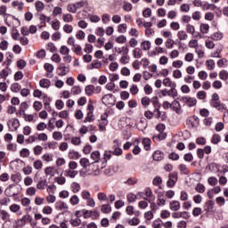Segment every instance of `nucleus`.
Instances as JSON below:
<instances>
[{"label": "nucleus", "mask_w": 228, "mask_h": 228, "mask_svg": "<svg viewBox=\"0 0 228 228\" xmlns=\"http://www.w3.org/2000/svg\"><path fill=\"white\" fill-rule=\"evenodd\" d=\"M22 190L15 184H10L4 191V194L6 197H17V195H20Z\"/></svg>", "instance_id": "f257e3e1"}, {"label": "nucleus", "mask_w": 228, "mask_h": 228, "mask_svg": "<svg viewBox=\"0 0 228 228\" xmlns=\"http://www.w3.org/2000/svg\"><path fill=\"white\" fill-rule=\"evenodd\" d=\"M94 103L92 102H89L87 106V114L86 117L84 119V124H86V122H94L95 120V116L94 115Z\"/></svg>", "instance_id": "f03ea898"}, {"label": "nucleus", "mask_w": 228, "mask_h": 228, "mask_svg": "<svg viewBox=\"0 0 228 228\" xmlns=\"http://www.w3.org/2000/svg\"><path fill=\"white\" fill-rule=\"evenodd\" d=\"M182 101L188 108H193V106H197V98L191 96H183L182 97Z\"/></svg>", "instance_id": "7ed1b4c3"}, {"label": "nucleus", "mask_w": 228, "mask_h": 228, "mask_svg": "<svg viewBox=\"0 0 228 228\" xmlns=\"http://www.w3.org/2000/svg\"><path fill=\"white\" fill-rule=\"evenodd\" d=\"M87 172H89L91 175H101V167H99V165H97V163L93 162L89 166Z\"/></svg>", "instance_id": "20e7f679"}, {"label": "nucleus", "mask_w": 228, "mask_h": 228, "mask_svg": "<svg viewBox=\"0 0 228 228\" xmlns=\"http://www.w3.org/2000/svg\"><path fill=\"white\" fill-rule=\"evenodd\" d=\"M177 173H170L167 182V188H174L175 186V183H177Z\"/></svg>", "instance_id": "39448f33"}, {"label": "nucleus", "mask_w": 228, "mask_h": 228, "mask_svg": "<svg viewBox=\"0 0 228 228\" xmlns=\"http://www.w3.org/2000/svg\"><path fill=\"white\" fill-rule=\"evenodd\" d=\"M171 216L172 218L175 219L183 218L184 220H187V218H190L187 211H174Z\"/></svg>", "instance_id": "423d86ee"}, {"label": "nucleus", "mask_w": 228, "mask_h": 228, "mask_svg": "<svg viewBox=\"0 0 228 228\" xmlns=\"http://www.w3.org/2000/svg\"><path fill=\"white\" fill-rule=\"evenodd\" d=\"M121 49L122 51H126V53L119 59V63H121L122 65H127L130 61L129 55H127V53H129V49L126 47H122Z\"/></svg>", "instance_id": "0eeeda50"}, {"label": "nucleus", "mask_w": 228, "mask_h": 228, "mask_svg": "<svg viewBox=\"0 0 228 228\" xmlns=\"http://www.w3.org/2000/svg\"><path fill=\"white\" fill-rule=\"evenodd\" d=\"M69 69L67 66H65V64H61L57 68L58 76H67V74H69Z\"/></svg>", "instance_id": "6e6552de"}, {"label": "nucleus", "mask_w": 228, "mask_h": 228, "mask_svg": "<svg viewBox=\"0 0 228 228\" xmlns=\"http://www.w3.org/2000/svg\"><path fill=\"white\" fill-rule=\"evenodd\" d=\"M169 209L171 211H179V209H181V201H179V200L170 201Z\"/></svg>", "instance_id": "1a4fd4ad"}, {"label": "nucleus", "mask_w": 228, "mask_h": 228, "mask_svg": "<svg viewBox=\"0 0 228 228\" xmlns=\"http://www.w3.org/2000/svg\"><path fill=\"white\" fill-rule=\"evenodd\" d=\"M136 127L139 131H145L147 129V119L145 118H141L137 123H136Z\"/></svg>", "instance_id": "9d476101"}, {"label": "nucleus", "mask_w": 228, "mask_h": 228, "mask_svg": "<svg viewBox=\"0 0 228 228\" xmlns=\"http://www.w3.org/2000/svg\"><path fill=\"white\" fill-rule=\"evenodd\" d=\"M111 101H113V94H105L102 98V104H105V106H110Z\"/></svg>", "instance_id": "9b49d317"}, {"label": "nucleus", "mask_w": 228, "mask_h": 228, "mask_svg": "<svg viewBox=\"0 0 228 228\" xmlns=\"http://www.w3.org/2000/svg\"><path fill=\"white\" fill-rule=\"evenodd\" d=\"M77 174H79V172L76 169H66L64 171L65 177H70V179H74Z\"/></svg>", "instance_id": "f8f14e48"}, {"label": "nucleus", "mask_w": 228, "mask_h": 228, "mask_svg": "<svg viewBox=\"0 0 228 228\" xmlns=\"http://www.w3.org/2000/svg\"><path fill=\"white\" fill-rule=\"evenodd\" d=\"M55 209H57V211H65V209H69V205L64 201H58L55 204Z\"/></svg>", "instance_id": "ddd939ff"}, {"label": "nucleus", "mask_w": 228, "mask_h": 228, "mask_svg": "<svg viewBox=\"0 0 228 228\" xmlns=\"http://www.w3.org/2000/svg\"><path fill=\"white\" fill-rule=\"evenodd\" d=\"M79 163L81 167H83V168H85V170H87V171L90 168V166L92 165V163H90V160L86 158L80 159Z\"/></svg>", "instance_id": "4468645a"}, {"label": "nucleus", "mask_w": 228, "mask_h": 228, "mask_svg": "<svg viewBox=\"0 0 228 228\" xmlns=\"http://www.w3.org/2000/svg\"><path fill=\"white\" fill-rule=\"evenodd\" d=\"M212 108H216V110H217L218 111H224V110H225V105H224L223 103L219 102H210Z\"/></svg>", "instance_id": "2eb2a0df"}, {"label": "nucleus", "mask_w": 228, "mask_h": 228, "mask_svg": "<svg viewBox=\"0 0 228 228\" xmlns=\"http://www.w3.org/2000/svg\"><path fill=\"white\" fill-rule=\"evenodd\" d=\"M9 209L12 213H15L16 215H22V210H20V207L18 204L11 205Z\"/></svg>", "instance_id": "dca6fc26"}, {"label": "nucleus", "mask_w": 228, "mask_h": 228, "mask_svg": "<svg viewBox=\"0 0 228 228\" xmlns=\"http://www.w3.org/2000/svg\"><path fill=\"white\" fill-rule=\"evenodd\" d=\"M210 38L217 42L218 40H222V38H224V33H222L221 31L214 32L210 36Z\"/></svg>", "instance_id": "f3484780"}, {"label": "nucleus", "mask_w": 228, "mask_h": 228, "mask_svg": "<svg viewBox=\"0 0 228 228\" xmlns=\"http://www.w3.org/2000/svg\"><path fill=\"white\" fill-rule=\"evenodd\" d=\"M26 220H28L27 216H23L21 218L17 219L15 224H16V228L17 227H24L26 225Z\"/></svg>", "instance_id": "a211bd4d"}, {"label": "nucleus", "mask_w": 228, "mask_h": 228, "mask_svg": "<svg viewBox=\"0 0 228 228\" xmlns=\"http://www.w3.org/2000/svg\"><path fill=\"white\" fill-rule=\"evenodd\" d=\"M68 157L69 159H79V158H81V155H79V152L71 150L69 151Z\"/></svg>", "instance_id": "6ab92c4d"}, {"label": "nucleus", "mask_w": 228, "mask_h": 228, "mask_svg": "<svg viewBox=\"0 0 228 228\" xmlns=\"http://www.w3.org/2000/svg\"><path fill=\"white\" fill-rule=\"evenodd\" d=\"M74 4H75V8H77V10H81V8H85V6H88V1L82 0L79 2L74 3Z\"/></svg>", "instance_id": "aec40b11"}, {"label": "nucleus", "mask_w": 228, "mask_h": 228, "mask_svg": "<svg viewBox=\"0 0 228 228\" xmlns=\"http://www.w3.org/2000/svg\"><path fill=\"white\" fill-rule=\"evenodd\" d=\"M70 188L73 193H79V191H81V185L76 182H73L71 183Z\"/></svg>", "instance_id": "412c9836"}, {"label": "nucleus", "mask_w": 228, "mask_h": 228, "mask_svg": "<svg viewBox=\"0 0 228 228\" xmlns=\"http://www.w3.org/2000/svg\"><path fill=\"white\" fill-rule=\"evenodd\" d=\"M12 6H13V8L18 7L19 12H22L24 8V2H20L19 0L13 1L12 3Z\"/></svg>", "instance_id": "4be33fe9"}, {"label": "nucleus", "mask_w": 228, "mask_h": 228, "mask_svg": "<svg viewBox=\"0 0 228 228\" xmlns=\"http://www.w3.org/2000/svg\"><path fill=\"white\" fill-rule=\"evenodd\" d=\"M138 199V196H136L134 193L133 192H129L127 195H126V200L127 201L129 202V204H133V202H136Z\"/></svg>", "instance_id": "5701e85b"}, {"label": "nucleus", "mask_w": 228, "mask_h": 228, "mask_svg": "<svg viewBox=\"0 0 228 228\" xmlns=\"http://www.w3.org/2000/svg\"><path fill=\"white\" fill-rule=\"evenodd\" d=\"M164 86H167L168 88H175V83L172 82L170 78L167 77L163 80Z\"/></svg>", "instance_id": "b1692460"}, {"label": "nucleus", "mask_w": 228, "mask_h": 228, "mask_svg": "<svg viewBox=\"0 0 228 228\" xmlns=\"http://www.w3.org/2000/svg\"><path fill=\"white\" fill-rule=\"evenodd\" d=\"M62 20L63 22L70 23L74 20V16L70 13H64L62 14Z\"/></svg>", "instance_id": "393cba45"}, {"label": "nucleus", "mask_w": 228, "mask_h": 228, "mask_svg": "<svg viewBox=\"0 0 228 228\" xmlns=\"http://www.w3.org/2000/svg\"><path fill=\"white\" fill-rule=\"evenodd\" d=\"M39 85L42 88H49L51 86V80L43 78L39 81Z\"/></svg>", "instance_id": "a878e982"}, {"label": "nucleus", "mask_w": 228, "mask_h": 228, "mask_svg": "<svg viewBox=\"0 0 228 228\" xmlns=\"http://www.w3.org/2000/svg\"><path fill=\"white\" fill-rule=\"evenodd\" d=\"M133 56L134 58L140 59L143 56V52H142V49L140 48H134L133 50Z\"/></svg>", "instance_id": "bb28decb"}, {"label": "nucleus", "mask_w": 228, "mask_h": 228, "mask_svg": "<svg viewBox=\"0 0 228 228\" xmlns=\"http://www.w3.org/2000/svg\"><path fill=\"white\" fill-rule=\"evenodd\" d=\"M127 224L132 227H136V225H140V219L137 217H133L127 221Z\"/></svg>", "instance_id": "cd10ccee"}, {"label": "nucleus", "mask_w": 228, "mask_h": 228, "mask_svg": "<svg viewBox=\"0 0 228 228\" xmlns=\"http://www.w3.org/2000/svg\"><path fill=\"white\" fill-rule=\"evenodd\" d=\"M102 67V64L99 61H94L91 65L88 66V69L90 70L94 69H101Z\"/></svg>", "instance_id": "c85d7f7f"}, {"label": "nucleus", "mask_w": 228, "mask_h": 228, "mask_svg": "<svg viewBox=\"0 0 228 228\" xmlns=\"http://www.w3.org/2000/svg\"><path fill=\"white\" fill-rule=\"evenodd\" d=\"M163 152L159 151H156L154 153H153V159L155 161H161V159H163Z\"/></svg>", "instance_id": "c756f323"}, {"label": "nucleus", "mask_w": 228, "mask_h": 228, "mask_svg": "<svg viewBox=\"0 0 228 228\" xmlns=\"http://www.w3.org/2000/svg\"><path fill=\"white\" fill-rule=\"evenodd\" d=\"M91 159L94 160V163H97L101 159V153L98 151H93L91 153Z\"/></svg>", "instance_id": "7c9ffc66"}, {"label": "nucleus", "mask_w": 228, "mask_h": 228, "mask_svg": "<svg viewBox=\"0 0 228 228\" xmlns=\"http://www.w3.org/2000/svg\"><path fill=\"white\" fill-rule=\"evenodd\" d=\"M200 32L203 33V35H206L209 33V25L206 23H201L200 26Z\"/></svg>", "instance_id": "2f4dec72"}, {"label": "nucleus", "mask_w": 228, "mask_h": 228, "mask_svg": "<svg viewBox=\"0 0 228 228\" xmlns=\"http://www.w3.org/2000/svg\"><path fill=\"white\" fill-rule=\"evenodd\" d=\"M33 167L36 170H42V168L44 167V163L42 162V160L37 159L34 161Z\"/></svg>", "instance_id": "473e14b6"}, {"label": "nucleus", "mask_w": 228, "mask_h": 228, "mask_svg": "<svg viewBox=\"0 0 228 228\" xmlns=\"http://www.w3.org/2000/svg\"><path fill=\"white\" fill-rule=\"evenodd\" d=\"M183 65H184V62L181 60H176L172 62V67H174V69H181Z\"/></svg>", "instance_id": "72a5a7b5"}, {"label": "nucleus", "mask_w": 228, "mask_h": 228, "mask_svg": "<svg viewBox=\"0 0 228 228\" xmlns=\"http://www.w3.org/2000/svg\"><path fill=\"white\" fill-rule=\"evenodd\" d=\"M69 224L72 227H79L81 225V219L77 217L76 219H70Z\"/></svg>", "instance_id": "f704fd0d"}, {"label": "nucleus", "mask_w": 228, "mask_h": 228, "mask_svg": "<svg viewBox=\"0 0 228 228\" xmlns=\"http://www.w3.org/2000/svg\"><path fill=\"white\" fill-rule=\"evenodd\" d=\"M174 44H175V41H174L172 38H168L165 42V46L167 49H174Z\"/></svg>", "instance_id": "c9c22d12"}, {"label": "nucleus", "mask_w": 228, "mask_h": 228, "mask_svg": "<svg viewBox=\"0 0 228 228\" xmlns=\"http://www.w3.org/2000/svg\"><path fill=\"white\" fill-rule=\"evenodd\" d=\"M45 186H47V180H41L37 184V190H45Z\"/></svg>", "instance_id": "e433bc0d"}, {"label": "nucleus", "mask_w": 228, "mask_h": 228, "mask_svg": "<svg viewBox=\"0 0 228 228\" xmlns=\"http://www.w3.org/2000/svg\"><path fill=\"white\" fill-rule=\"evenodd\" d=\"M69 203L71 206H77V204H79V197H77V195L71 196L69 199Z\"/></svg>", "instance_id": "4c0bfd02"}, {"label": "nucleus", "mask_w": 228, "mask_h": 228, "mask_svg": "<svg viewBox=\"0 0 228 228\" xmlns=\"http://www.w3.org/2000/svg\"><path fill=\"white\" fill-rule=\"evenodd\" d=\"M95 87H94V86L90 85V86H86L85 88V92L86 94V95H94V90Z\"/></svg>", "instance_id": "58836bf2"}, {"label": "nucleus", "mask_w": 228, "mask_h": 228, "mask_svg": "<svg viewBox=\"0 0 228 228\" xmlns=\"http://www.w3.org/2000/svg\"><path fill=\"white\" fill-rule=\"evenodd\" d=\"M142 143H143L145 151H151V139L144 138L142 140Z\"/></svg>", "instance_id": "ea45409f"}, {"label": "nucleus", "mask_w": 228, "mask_h": 228, "mask_svg": "<svg viewBox=\"0 0 228 228\" xmlns=\"http://www.w3.org/2000/svg\"><path fill=\"white\" fill-rule=\"evenodd\" d=\"M177 37L179 40H186L188 38V34H186L184 30H179L177 33Z\"/></svg>", "instance_id": "a19ab883"}, {"label": "nucleus", "mask_w": 228, "mask_h": 228, "mask_svg": "<svg viewBox=\"0 0 228 228\" xmlns=\"http://www.w3.org/2000/svg\"><path fill=\"white\" fill-rule=\"evenodd\" d=\"M20 158H29V150L23 148L20 151Z\"/></svg>", "instance_id": "79ce46f5"}, {"label": "nucleus", "mask_w": 228, "mask_h": 228, "mask_svg": "<svg viewBox=\"0 0 228 228\" xmlns=\"http://www.w3.org/2000/svg\"><path fill=\"white\" fill-rule=\"evenodd\" d=\"M35 6H36L37 12H42L44 8H45V5L41 1L36 2Z\"/></svg>", "instance_id": "37998d69"}, {"label": "nucleus", "mask_w": 228, "mask_h": 228, "mask_svg": "<svg viewBox=\"0 0 228 228\" xmlns=\"http://www.w3.org/2000/svg\"><path fill=\"white\" fill-rule=\"evenodd\" d=\"M12 92H14L15 94L20 92V85L19 83H13L11 86Z\"/></svg>", "instance_id": "c03bdc74"}, {"label": "nucleus", "mask_w": 228, "mask_h": 228, "mask_svg": "<svg viewBox=\"0 0 228 228\" xmlns=\"http://www.w3.org/2000/svg\"><path fill=\"white\" fill-rule=\"evenodd\" d=\"M67 10H68V12H69V13H77V10L76 8V4H68Z\"/></svg>", "instance_id": "a18cd8bd"}, {"label": "nucleus", "mask_w": 228, "mask_h": 228, "mask_svg": "<svg viewBox=\"0 0 228 228\" xmlns=\"http://www.w3.org/2000/svg\"><path fill=\"white\" fill-rule=\"evenodd\" d=\"M118 33H126L127 31V24L123 23L118 26Z\"/></svg>", "instance_id": "49530a36"}, {"label": "nucleus", "mask_w": 228, "mask_h": 228, "mask_svg": "<svg viewBox=\"0 0 228 228\" xmlns=\"http://www.w3.org/2000/svg\"><path fill=\"white\" fill-rule=\"evenodd\" d=\"M160 218H162V220H165L167 218H170V211L164 209L160 212Z\"/></svg>", "instance_id": "de8ad7c7"}, {"label": "nucleus", "mask_w": 228, "mask_h": 228, "mask_svg": "<svg viewBox=\"0 0 228 228\" xmlns=\"http://www.w3.org/2000/svg\"><path fill=\"white\" fill-rule=\"evenodd\" d=\"M71 94L73 95H79L81 94V86H75L71 88Z\"/></svg>", "instance_id": "09e8293b"}, {"label": "nucleus", "mask_w": 228, "mask_h": 228, "mask_svg": "<svg viewBox=\"0 0 228 228\" xmlns=\"http://www.w3.org/2000/svg\"><path fill=\"white\" fill-rule=\"evenodd\" d=\"M63 31L64 33L70 34L72 33V31H74V27H72V25H69V24H65L63 26Z\"/></svg>", "instance_id": "8fccbe9b"}, {"label": "nucleus", "mask_w": 228, "mask_h": 228, "mask_svg": "<svg viewBox=\"0 0 228 228\" xmlns=\"http://www.w3.org/2000/svg\"><path fill=\"white\" fill-rule=\"evenodd\" d=\"M61 26V23L60 22V20H56L52 21V28L53 29H54V31H58V29H60Z\"/></svg>", "instance_id": "3c124183"}, {"label": "nucleus", "mask_w": 228, "mask_h": 228, "mask_svg": "<svg viewBox=\"0 0 228 228\" xmlns=\"http://www.w3.org/2000/svg\"><path fill=\"white\" fill-rule=\"evenodd\" d=\"M141 47H142V51H149L151 49V43H150V41H143L141 44Z\"/></svg>", "instance_id": "603ef678"}, {"label": "nucleus", "mask_w": 228, "mask_h": 228, "mask_svg": "<svg viewBox=\"0 0 228 228\" xmlns=\"http://www.w3.org/2000/svg\"><path fill=\"white\" fill-rule=\"evenodd\" d=\"M169 58L171 60H175L176 58H179V51L178 50H172L169 53Z\"/></svg>", "instance_id": "864d4df0"}, {"label": "nucleus", "mask_w": 228, "mask_h": 228, "mask_svg": "<svg viewBox=\"0 0 228 228\" xmlns=\"http://www.w3.org/2000/svg\"><path fill=\"white\" fill-rule=\"evenodd\" d=\"M60 53H61V54L65 56V55L69 54V53H70V49H69V47H67V45H62L60 48Z\"/></svg>", "instance_id": "5fc2aeb1"}, {"label": "nucleus", "mask_w": 228, "mask_h": 228, "mask_svg": "<svg viewBox=\"0 0 228 228\" xmlns=\"http://www.w3.org/2000/svg\"><path fill=\"white\" fill-rule=\"evenodd\" d=\"M53 138L57 141L63 140V134L61 132H53Z\"/></svg>", "instance_id": "6e6d98bb"}, {"label": "nucleus", "mask_w": 228, "mask_h": 228, "mask_svg": "<svg viewBox=\"0 0 228 228\" xmlns=\"http://www.w3.org/2000/svg\"><path fill=\"white\" fill-rule=\"evenodd\" d=\"M37 140L39 142H47V140H49V137L46 135L45 133H41L37 135Z\"/></svg>", "instance_id": "4d7b16f0"}, {"label": "nucleus", "mask_w": 228, "mask_h": 228, "mask_svg": "<svg viewBox=\"0 0 228 228\" xmlns=\"http://www.w3.org/2000/svg\"><path fill=\"white\" fill-rule=\"evenodd\" d=\"M194 55L191 53H187L184 56V61H187L188 63H191L193 61Z\"/></svg>", "instance_id": "13d9d810"}, {"label": "nucleus", "mask_w": 228, "mask_h": 228, "mask_svg": "<svg viewBox=\"0 0 228 228\" xmlns=\"http://www.w3.org/2000/svg\"><path fill=\"white\" fill-rule=\"evenodd\" d=\"M123 10L125 12H131L133 10V4L129 2H124Z\"/></svg>", "instance_id": "bf43d9fd"}, {"label": "nucleus", "mask_w": 228, "mask_h": 228, "mask_svg": "<svg viewBox=\"0 0 228 228\" xmlns=\"http://www.w3.org/2000/svg\"><path fill=\"white\" fill-rule=\"evenodd\" d=\"M116 42L118 44H126L127 42V37H126L124 35H121L116 38Z\"/></svg>", "instance_id": "052dcab7"}, {"label": "nucleus", "mask_w": 228, "mask_h": 228, "mask_svg": "<svg viewBox=\"0 0 228 228\" xmlns=\"http://www.w3.org/2000/svg\"><path fill=\"white\" fill-rule=\"evenodd\" d=\"M126 213L129 216H133V215H134V207H133L131 205L127 206L126 208Z\"/></svg>", "instance_id": "680f3d73"}, {"label": "nucleus", "mask_w": 228, "mask_h": 228, "mask_svg": "<svg viewBox=\"0 0 228 228\" xmlns=\"http://www.w3.org/2000/svg\"><path fill=\"white\" fill-rule=\"evenodd\" d=\"M167 138V134L160 133L158 136H153V141L160 142V140H165Z\"/></svg>", "instance_id": "e2e57ef3"}, {"label": "nucleus", "mask_w": 228, "mask_h": 228, "mask_svg": "<svg viewBox=\"0 0 228 228\" xmlns=\"http://www.w3.org/2000/svg\"><path fill=\"white\" fill-rule=\"evenodd\" d=\"M219 77L223 81H227L228 80V72L226 70L220 71Z\"/></svg>", "instance_id": "0e129e2a"}, {"label": "nucleus", "mask_w": 228, "mask_h": 228, "mask_svg": "<svg viewBox=\"0 0 228 228\" xmlns=\"http://www.w3.org/2000/svg\"><path fill=\"white\" fill-rule=\"evenodd\" d=\"M101 211H102V213H110L111 206H110V204L102 205Z\"/></svg>", "instance_id": "69168bd1"}, {"label": "nucleus", "mask_w": 228, "mask_h": 228, "mask_svg": "<svg viewBox=\"0 0 228 228\" xmlns=\"http://www.w3.org/2000/svg\"><path fill=\"white\" fill-rule=\"evenodd\" d=\"M72 145H79L81 143V138L77 136H74L71 138Z\"/></svg>", "instance_id": "338daca9"}, {"label": "nucleus", "mask_w": 228, "mask_h": 228, "mask_svg": "<svg viewBox=\"0 0 228 228\" xmlns=\"http://www.w3.org/2000/svg\"><path fill=\"white\" fill-rule=\"evenodd\" d=\"M151 226L153 228H161V220L160 219L154 220Z\"/></svg>", "instance_id": "774afa93"}]
</instances>
